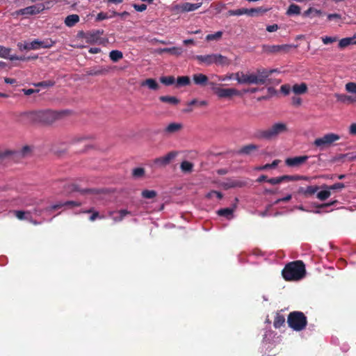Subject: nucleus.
<instances>
[{"label": "nucleus", "mask_w": 356, "mask_h": 356, "mask_svg": "<svg viewBox=\"0 0 356 356\" xmlns=\"http://www.w3.org/2000/svg\"><path fill=\"white\" fill-rule=\"evenodd\" d=\"M305 266L302 261H296L287 264L282 270V276L287 281H297L305 275Z\"/></svg>", "instance_id": "f257e3e1"}, {"label": "nucleus", "mask_w": 356, "mask_h": 356, "mask_svg": "<svg viewBox=\"0 0 356 356\" xmlns=\"http://www.w3.org/2000/svg\"><path fill=\"white\" fill-rule=\"evenodd\" d=\"M67 111H55L51 110L39 111L30 113L29 118L34 121L46 124H51L56 120L60 119Z\"/></svg>", "instance_id": "f03ea898"}, {"label": "nucleus", "mask_w": 356, "mask_h": 356, "mask_svg": "<svg viewBox=\"0 0 356 356\" xmlns=\"http://www.w3.org/2000/svg\"><path fill=\"white\" fill-rule=\"evenodd\" d=\"M287 131L288 127L286 123L277 122L265 130L258 131L256 134V137L260 139L271 140Z\"/></svg>", "instance_id": "7ed1b4c3"}, {"label": "nucleus", "mask_w": 356, "mask_h": 356, "mask_svg": "<svg viewBox=\"0 0 356 356\" xmlns=\"http://www.w3.org/2000/svg\"><path fill=\"white\" fill-rule=\"evenodd\" d=\"M287 323L293 330L301 331L307 324V317L301 312H293L289 314Z\"/></svg>", "instance_id": "20e7f679"}, {"label": "nucleus", "mask_w": 356, "mask_h": 356, "mask_svg": "<svg viewBox=\"0 0 356 356\" xmlns=\"http://www.w3.org/2000/svg\"><path fill=\"white\" fill-rule=\"evenodd\" d=\"M234 79L240 84L262 85L263 82L262 79H260L258 69L254 73L245 74L243 72L234 73Z\"/></svg>", "instance_id": "39448f33"}, {"label": "nucleus", "mask_w": 356, "mask_h": 356, "mask_svg": "<svg viewBox=\"0 0 356 356\" xmlns=\"http://www.w3.org/2000/svg\"><path fill=\"white\" fill-rule=\"evenodd\" d=\"M340 138L341 137L336 134H327L321 138H316L314 141V145L320 150H324L330 147L334 142L339 140Z\"/></svg>", "instance_id": "423d86ee"}, {"label": "nucleus", "mask_w": 356, "mask_h": 356, "mask_svg": "<svg viewBox=\"0 0 356 356\" xmlns=\"http://www.w3.org/2000/svg\"><path fill=\"white\" fill-rule=\"evenodd\" d=\"M45 6L43 3H38L36 5L28 6L26 8L20 9L16 11L17 15H36L44 10Z\"/></svg>", "instance_id": "0eeeda50"}, {"label": "nucleus", "mask_w": 356, "mask_h": 356, "mask_svg": "<svg viewBox=\"0 0 356 356\" xmlns=\"http://www.w3.org/2000/svg\"><path fill=\"white\" fill-rule=\"evenodd\" d=\"M177 152H170L163 156L155 159L153 161L154 165L156 167L166 166L177 156Z\"/></svg>", "instance_id": "6e6552de"}, {"label": "nucleus", "mask_w": 356, "mask_h": 356, "mask_svg": "<svg viewBox=\"0 0 356 356\" xmlns=\"http://www.w3.org/2000/svg\"><path fill=\"white\" fill-rule=\"evenodd\" d=\"M184 126L180 122H172L170 123L163 131L165 136H170L180 132Z\"/></svg>", "instance_id": "1a4fd4ad"}, {"label": "nucleus", "mask_w": 356, "mask_h": 356, "mask_svg": "<svg viewBox=\"0 0 356 356\" xmlns=\"http://www.w3.org/2000/svg\"><path fill=\"white\" fill-rule=\"evenodd\" d=\"M307 156H300L295 157L287 158L285 160V163L289 167H299L303 164L308 159Z\"/></svg>", "instance_id": "9d476101"}, {"label": "nucleus", "mask_w": 356, "mask_h": 356, "mask_svg": "<svg viewBox=\"0 0 356 356\" xmlns=\"http://www.w3.org/2000/svg\"><path fill=\"white\" fill-rule=\"evenodd\" d=\"M239 94L238 90L234 88H221L216 90V95L219 98H227L231 97L234 95H238Z\"/></svg>", "instance_id": "9b49d317"}, {"label": "nucleus", "mask_w": 356, "mask_h": 356, "mask_svg": "<svg viewBox=\"0 0 356 356\" xmlns=\"http://www.w3.org/2000/svg\"><path fill=\"white\" fill-rule=\"evenodd\" d=\"M31 152V147L30 146H24L22 148V149L19 152H13V151H10V150H6V151H4L1 154V156H8L10 155H13V154H17V155H19L21 156H27L28 155H29Z\"/></svg>", "instance_id": "f8f14e48"}, {"label": "nucleus", "mask_w": 356, "mask_h": 356, "mask_svg": "<svg viewBox=\"0 0 356 356\" xmlns=\"http://www.w3.org/2000/svg\"><path fill=\"white\" fill-rule=\"evenodd\" d=\"M290 48L289 45H266L264 46V51L267 53H277L282 51H287Z\"/></svg>", "instance_id": "ddd939ff"}, {"label": "nucleus", "mask_w": 356, "mask_h": 356, "mask_svg": "<svg viewBox=\"0 0 356 356\" xmlns=\"http://www.w3.org/2000/svg\"><path fill=\"white\" fill-rule=\"evenodd\" d=\"M259 73L260 76V79H262L263 82L261 83L262 85H264L267 83V81L268 80V77L274 72H277L278 70L277 69H266L264 67L258 68Z\"/></svg>", "instance_id": "4468645a"}, {"label": "nucleus", "mask_w": 356, "mask_h": 356, "mask_svg": "<svg viewBox=\"0 0 356 356\" xmlns=\"http://www.w3.org/2000/svg\"><path fill=\"white\" fill-rule=\"evenodd\" d=\"M214 54H211L207 55H197L194 58L200 63L211 65L214 64Z\"/></svg>", "instance_id": "2eb2a0df"}, {"label": "nucleus", "mask_w": 356, "mask_h": 356, "mask_svg": "<svg viewBox=\"0 0 356 356\" xmlns=\"http://www.w3.org/2000/svg\"><path fill=\"white\" fill-rule=\"evenodd\" d=\"M209 78L204 74L197 73L193 75L194 83L200 86H205L208 84Z\"/></svg>", "instance_id": "dca6fc26"}, {"label": "nucleus", "mask_w": 356, "mask_h": 356, "mask_svg": "<svg viewBox=\"0 0 356 356\" xmlns=\"http://www.w3.org/2000/svg\"><path fill=\"white\" fill-rule=\"evenodd\" d=\"M62 190L60 191L63 194H68L73 191H78V187L70 181H63L60 183Z\"/></svg>", "instance_id": "f3484780"}, {"label": "nucleus", "mask_w": 356, "mask_h": 356, "mask_svg": "<svg viewBox=\"0 0 356 356\" xmlns=\"http://www.w3.org/2000/svg\"><path fill=\"white\" fill-rule=\"evenodd\" d=\"M140 86L143 87L146 86L152 90H157L159 88V84L157 83V81L155 79L151 78L147 79L142 81Z\"/></svg>", "instance_id": "a211bd4d"}, {"label": "nucleus", "mask_w": 356, "mask_h": 356, "mask_svg": "<svg viewBox=\"0 0 356 356\" xmlns=\"http://www.w3.org/2000/svg\"><path fill=\"white\" fill-rule=\"evenodd\" d=\"M15 216L19 220H26L36 225L37 222L35 221L32 220L31 215L29 211H14Z\"/></svg>", "instance_id": "6ab92c4d"}, {"label": "nucleus", "mask_w": 356, "mask_h": 356, "mask_svg": "<svg viewBox=\"0 0 356 356\" xmlns=\"http://www.w3.org/2000/svg\"><path fill=\"white\" fill-rule=\"evenodd\" d=\"M202 6V3H184L181 4L179 8L184 12H191L198 9Z\"/></svg>", "instance_id": "aec40b11"}, {"label": "nucleus", "mask_w": 356, "mask_h": 356, "mask_svg": "<svg viewBox=\"0 0 356 356\" xmlns=\"http://www.w3.org/2000/svg\"><path fill=\"white\" fill-rule=\"evenodd\" d=\"M81 204V202L79 201H67L65 203H59L54 205L51 206L48 210H55L59 208H61L63 206H69V207H79Z\"/></svg>", "instance_id": "412c9836"}, {"label": "nucleus", "mask_w": 356, "mask_h": 356, "mask_svg": "<svg viewBox=\"0 0 356 356\" xmlns=\"http://www.w3.org/2000/svg\"><path fill=\"white\" fill-rule=\"evenodd\" d=\"M79 22V16L76 14H72L67 16L65 19V24L68 27L74 26Z\"/></svg>", "instance_id": "4be33fe9"}, {"label": "nucleus", "mask_w": 356, "mask_h": 356, "mask_svg": "<svg viewBox=\"0 0 356 356\" xmlns=\"http://www.w3.org/2000/svg\"><path fill=\"white\" fill-rule=\"evenodd\" d=\"M35 43V46L37 47V49H39L40 48L47 49L51 47L54 42L51 40V39H47L44 40H34Z\"/></svg>", "instance_id": "5701e85b"}, {"label": "nucleus", "mask_w": 356, "mask_h": 356, "mask_svg": "<svg viewBox=\"0 0 356 356\" xmlns=\"http://www.w3.org/2000/svg\"><path fill=\"white\" fill-rule=\"evenodd\" d=\"M214 64L218 65H228L230 63L229 60L226 57L219 54H214Z\"/></svg>", "instance_id": "b1692460"}, {"label": "nucleus", "mask_w": 356, "mask_h": 356, "mask_svg": "<svg viewBox=\"0 0 356 356\" xmlns=\"http://www.w3.org/2000/svg\"><path fill=\"white\" fill-rule=\"evenodd\" d=\"M291 90L296 95H302L307 91V86L305 83L300 84H295L293 86Z\"/></svg>", "instance_id": "393cba45"}, {"label": "nucleus", "mask_w": 356, "mask_h": 356, "mask_svg": "<svg viewBox=\"0 0 356 356\" xmlns=\"http://www.w3.org/2000/svg\"><path fill=\"white\" fill-rule=\"evenodd\" d=\"M259 147L254 144H249L248 145L243 146L239 150V154H250L253 151L258 149Z\"/></svg>", "instance_id": "a878e982"}, {"label": "nucleus", "mask_w": 356, "mask_h": 356, "mask_svg": "<svg viewBox=\"0 0 356 356\" xmlns=\"http://www.w3.org/2000/svg\"><path fill=\"white\" fill-rule=\"evenodd\" d=\"M253 9L248 10L245 8L236 9V10H229L227 12V15L229 16H240L244 14H250V13L254 12Z\"/></svg>", "instance_id": "bb28decb"}, {"label": "nucleus", "mask_w": 356, "mask_h": 356, "mask_svg": "<svg viewBox=\"0 0 356 356\" xmlns=\"http://www.w3.org/2000/svg\"><path fill=\"white\" fill-rule=\"evenodd\" d=\"M161 52L170 53L175 56H180L184 50L180 47H173L170 48H163L160 50Z\"/></svg>", "instance_id": "cd10ccee"}, {"label": "nucleus", "mask_w": 356, "mask_h": 356, "mask_svg": "<svg viewBox=\"0 0 356 356\" xmlns=\"http://www.w3.org/2000/svg\"><path fill=\"white\" fill-rule=\"evenodd\" d=\"M35 41H32L31 42H19L17 44V47L21 51L23 50H37V47L35 46Z\"/></svg>", "instance_id": "c85d7f7f"}, {"label": "nucleus", "mask_w": 356, "mask_h": 356, "mask_svg": "<svg viewBox=\"0 0 356 356\" xmlns=\"http://www.w3.org/2000/svg\"><path fill=\"white\" fill-rule=\"evenodd\" d=\"M334 97L337 99V101L345 103V102H355L356 99L353 98L351 96L346 95L345 94H339L336 93Z\"/></svg>", "instance_id": "c756f323"}, {"label": "nucleus", "mask_w": 356, "mask_h": 356, "mask_svg": "<svg viewBox=\"0 0 356 356\" xmlns=\"http://www.w3.org/2000/svg\"><path fill=\"white\" fill-rule=\"evenodd\" d=\"M286 15L291 16L294 15H300V7L296 4H291L286 13Z\"/></svg>", "instance_id": "7c9ffc66"}, {"label": "nucleus", "mask_w": 356, "mask_h": 356, "mask_svg": "<svg viewBox=\"0 0 356 356\" xmlns=\"http://www.w3.org/2000/svg\"><path fill=\"white\" fill-rule=\"evenodd\" d=\"M159 100L162 102L168 103L170 104L176 105L179 103V99L172 96H161Z\"/></svg>", "instance_id": "2f4dec72"}, {"label": "nucleus", "mask_w": 356, "mask_h": 356, "mask_svg": "<svg viewBox=\"0 0 356 356\" xmlns=\"http://www.w3.org/2000/svg\"><path fill=\"white\" fill-rule=\"evenodd\" d=\"M281 183L284 181H297L300 179H305L307 180L308 177H304V176H299V175H295V176H291V175H283L280 177Z\"/></svg>", "instance_id": "473e14b6"}, {"label": "nucleus", "mask_w": 356, "mask_h": 356, "mask_svg": "<svg viewBox=\"0 0 356 356\" xmlns=\"http://www.w3.org/2000/svg\"><path fill=\"white\" fill-rule=\"evenodd\" d=\"M180 168L184 173H190L193 171V164L188 161H184L181 163Z\"/></svg>", "instance_id": "72a5a7b5"}, {"label": "nucleus", "mask_w": 356, "mask_h": 356, "mask_svg": "<svg viewBox=\"0 0 356 356\" xmlns=\"http://www.w3.org/2000/svg\"><path fill=\"white\" fill-rule=\"evenodd\" d=\"M234 209L231 208H225L219 209L217 211V213L220 216H225L227 219H230L232 218Z\"/></svg>", "instance_id": "f704fd0d"}, {"label": "nucleus", "mask_w": 356, "mask_h": 356, "mask_svg": "<svg viewBox=\"0 0 356 356\" xmlns=\"http://www.w3.org/2000/svg\"><path fill=\"white\" fill-rule=\"evenodd\" d=\"M220 186H222L225 189H228L230 188H234L237 186H241V183L236 180H228L225 182H222Z\"/></svg>", "instance_id": "c9c22d12"}, {"label": "nucleus", "mask_w": 356, "mask_h": 356, "mask_svg": "<svg viewBox=\"0 0 356 356\" xmlns=\"http://www.w3.org/2000/svg\"><path fill=\"white\" fill-rule=\"evenodd\" d=\"M73 143L75 145L82 144L83 145V150H86V148L88 147L89 143L88 140V138L86 137H82V136H76L73 140Z\"/></svg>", "instance_id": "e433bc0d"}, {"label": "nucleus", "mask_w": 356, "mask_h": 356, "mask_svg": "<svg viewBox=\"0 0 356 356\" xmlns=\"http://www.w3.org/2000/svg\"><path fill=\"white\" fill-rule=\"evenodd\" d=\"M280 163V160H274L273 161L272 163L269 164V163H267L266 165H261V166H258V167H256L255 168V170H268L269 168H275L277 167V165H278V163Z\"/></svg>", "instance_id": "4c0bfd02"}, {"label": "nucleus", "mask_w": 356, "mask_h": 356, "mask_svg": "<svg viewBox=\"0 0 356 356\" xmlns=\"http://www.w3.org/2000/svg\"><path fill=\"white\" fill-rule=\"evenodd\" d=\"M330 195L331 191L327 188H325V190L319 191L317 193L316 197L318 200L324 201L327 200Z\"/></svg>", "instance_id": "58836bf2"}, {"label": "nucleus", "mask_w": 356, "mask_h": 356, "mask_svg": "<svg viewBox=\"0 0 356 356\" xmlns=\"http://www.w3.org/2000/svg\"><path fill=\"white\" fill-rule=\"evenodd\" d=\"M109 57L113 62H117L123 57V54L120 51L112 50L109 54Z\"/></svg>", "instance_id": "ea45409f"}, {"label": "nucleus", "mask_w": 356, "mask_h": 356, "mask_svg": "<svg viewBox=\"0 0 356 356\" xmlns=\"http://www.w3.org/2000/svg\"><path fill=\"white\" fill-rule=\"evenodd\" d=\"M284 317L282 315L277 314L274 320L273 325L275 328H280L281 326L284 325Z\"/></svg>", "instance_id": "a19ab883"}, {"label": "nucleus", "mask_w": 356, "mask_h": 356, "mask_svg": "<svg viewBox=\"0 0 356 356\" xmlns=\"http://www.w3.org/2000/svg\"><path fill=\"white\" fill-rule=\"evenodd\" d=\"M129 213L127 210H120L115 215L113 216L115 222L121 221Z\"/></svg>", "instance_id": "79ce46f5"}, {"label": "nucleus", "mask_w": 356, "mask_h": 356, "mask_svg": "<svg viewBox=\"0 0 356 356\" xmlns=\"http://www.w3.org/2000/svg\"><path fill=\"white\" fill-rule=\"evenodd\" d=\"M141 195L143 198L152 199L156 196V192L154 190H144Z\"/></svg>", "instance_id": "37998d69"}, {"label": "nucleus", "mask_w": 356, "mask_h": 356, "mask_svg": "<svg viewBox=\"0 0 356 356\" xmlns=\"http://www.w3.org/2000/svg\"><path fill=\"white\" fill-rule=\"evenodd\" d=\"M190 83V79L188 76H179L177 79V85L178 86H184Z\"/></svg>", "instance_id": "c03bdc74"}, {"label": "nucleus", "mask_w": 356, "mask_h": 356, "mask_svg": "<svg viewBox=\"0 0 356 356\" xmlns=\"http://www.w3.org/2000/svg\"><path fill=\"white\" fill-rule=\"evenodd\" d=\"M145 175V169L143 168H136L133 169L132 175L135 178H140Z\"/></svg>", "instance_id": "a18cd8bd"}, {"label": "nucleus", "mask_w": 356, "mask_h": 356, "mask_svg": "<svg viewBox=\"0 0 356 356\" xmlns=\"http://www.w3.org/2000/svg\"><path fill=\"white\" fill-rule=\"evenodd\" d=\"M160 81L162 83H163L166 86H170L175 83V79L172 76H162V77H161Z\"/></svg>", "instance_id": "49530a36"}, {"label": "nucleus", "mask_w": 356, "mask_h": 356, "mask_svg": "<svg viewBox=\"0 0 356 356\" xmlns=\"http://www.w3.org/2000/svg\"><path fill=\"white\" fill-rule=\"evenodd\" d=\"M323 188H327L331 190H341L345 188V185L343 183H336L332 186L324 185L322 186Z\"/></svg>", "instance_id": "de8ad7c7"}, {"label": "nucleus", "mask_w": 356, "mask_h": 356, "mask_svg": "<svg viewBox=\"0 0 356 356\" xmlns=\"http://www.w3.org/2000/svg\"><path fill=\"white\" fill-rule=\"evenodd\" d=\"M345 88L348 92L356 95V83L348 82L346 84Z\"/></svg>", "instance_id": "09e8293b"}, {"label": "nucleus", "mask_w": 356, "mask_h": 356, "mask_svg": "<svg viewBox=\"0 0 356 356\" xmlns=\"http://www.w3.org/2000/svg\"><path fill=\"white\" fill-rule=\"evenodd\" d=\"M353 40V39L352 38H343V39H341L339 41V47L341 49L345 48V47H348V45H350L352 43Z\"/></svg>", "instance_id": "8fccbe9b"}, {"label": "nucleus", "mask_w": 356, "mask_h": 356, "mask_svg": "<svg viewBox=\"0 0 356 356\" xmlns=\"http://www.w3.org/2000/svg\"><path fill=\"white\" fill-rule=\"evenodd\" d=\"M222 31H217L214 34H209V35H207V37H206V40H208V41L216 40L220 39L222 37Z\"/></svg>", "instance_id": "3c124183"}, {"label": "nucleus", "mask_w": 356, "mask_h": 356, "mask_svg": "<svg viewBox=\"0 0 356 356\" xmlns=\"http://www.w3.org/2000/svg\"><path fill=\"white\" fill-rule=\"evenodd\" d=\"M321 40L324 44H329L337 42L338 40V38L336 36H324L321 38Z\"/></svg>", "instance_id": "603ef678"}, {"label": "nucleus", "mask_w": 356, "mask_h": 356, "mask_svg": "<svg viewBox=\"0 0 356 356\" xmlns=\"http://www.w3.org/2000/svg\"><path fill=\"white\" fill-rule=\"evenodd\" d=\"M10 51V48L0 45V58H7Z\"/></svg>", "instance_id": "864d4df0"}, {"label": "nucleus", "mask_w": 356, "mask_h": 356, "mask_svg": "<svg viewBox=\"0 0 356 356\" xmlns=\"http://www.w3.org/2000/svg\"><path fill=\"white\" fill-rule=\"evenodd\" d=\"M318 188H319L317 186H307L305 188V195H313L318 191Z\"/></svg>", "instance_id": "5fc2aeb1"}, {"label": "nucleus", "mask_w": 356, "mask_h": 356, "mask_svg": "<svg viewBox=\"0 0 356 356\" xmlns=\"http://www.w3.org/2000/svg\"><path fill=\"white\" fill-rule=\"evenodd\" d=\"M214 76L216 77V79L220 81H225L234 78V74L232 73L225 76L215 75Z\"/></svg>", "instance_id": "6e6d98bb"}, {"label": "nucleus", "mask_w": 356, "mask_h": 356, "mask_svg": "<svg viewBox=\"0 0 356 356\" xmlns=\"http://www.w3.org/2000/svg\"><path fill=\"white\" fill-rule=\"evenodd\" d=\"M113 17V13L110 15H108V13H99L97 17H96V20L97 21H101V20H103V19H109V18H112Z\"/></svg>", "instance_id": "4d7b16f0"}, {"label": "nucleus", "mask_w": 356, "mask_h": 356, "mask_svg": "<svg viewBox=\"0 0 356 356\" xmlns=\"http://www.w3.org/2000/svg\"><path fill=\"white\" fill-rule=\"evenodd\" d=\"M134 8L136 11L138 12H143L147 9V5L142 3V4H134Z\"/></svg>", "instance_id": "13d9d810"}, {"label": "nucleus", "mask_w": 356, "mask_h": 356, "mask_svg": "<svg viewBox=\"0 0 356 356\" xmlns=\"http://www.w3.org/2000/svg\"><path fill=\"white\" fill-rule=\"evenodd\" d=\"M267 182H268L269 184H270L272 185L279 184L281 183L280 177H274V178L268 179L267 180Z\"/></svg>", "instance_id": "bf43d9fd"}, {"label": "nucleus", "mask_w": 356, "mask_h": 356, "mask_svg": "<svg viewBox=\"0 0 356 356\" xmlns=\"http://www.w3.org/2000/svg\"><path fill=\"white\" fill-rule=\"evenodd\" d=\"M90 220H95L97 218H104V216H100L99 213L97 211H92L91 209H90Z\"/></svg>", "instance_id": "052dcab7"}, {"label": "nucleus", "mask_w": 356, "mask_h": 356, "mask_svg": "<svg viewBox=\"0 0 356 356\" xmlns=\"http://www.w3.org/2000/svg\"><path fill=\"white\" fill-rule=\"evenodd\" d=\"M291 90V88L289 85H282L281 86V91L284 95H289L290 91Z\"/></svg>", "instance_id": "680f3d73"}, {"label": "nucleus", "mask_w": 356, "mask_h": 356, "mask_svg": "<svg viewBox=\"0 0 356 356\" xmlns=\"http://www.w3.org/2000/svg\"><path fill=\"white\" fill-rule=\"evenodd\" d=\"M112 13H113V17L115 16H120L122 18H126L127 17H128L129 15V13L127 11H124L122 13H117V12L113 11Z\"/></svg>", "instance_id": "e2e57ef3"}, {"label": "nucleus", "mask_w": 356, "mask_h": 356, "mask_svg": "<svg viewBox=\"0 0 356 356\" xmlns=\"http://www.w3.org/2000/svg\"><path fill=\"white\" fill-rule=\"evenodd\" d=\"M327 19L329 20L341 19V15L340 14H338V13L329 14V15H327Z\"/></svg>", "instance_id": "0e129e2a"}, {"label": "nucleus", "mask_w": 356, "mask_h": 356, "mask_svg": "<svg viewBox=\"0 0 356 356\" xmlns=\"http://www.w3.org/2000/svg\"><path fill=\"white\" fill-rule=\"evenodd\" d=\"M54 83L51 81L40 82L37 84L38 86L48 87L54 86Z\"/></svg>", "instance_id": "69168bd1"}, {"label": "nucleus", "mask_w": 356, "mask_h": 356, "mask_svg": "<svg viewBox=\"0 0 356 356\" xmlns=\"http://www.w3.org/2000/svg\"><path fill=\"white\" fill-rule=\"evenodd\" d=\"M349 134L353 136H356V123H353L349 127Z\"/></svg>", "instance_id": "338daca9"}, {"label": "nucleus", "mask_w": 356, "mask_h": 356, "mask_svg": "<svg viewBox=\"0 0 356 356\" xmlns=\"http://www.w3.org/2000/svg\"><path fill=\"white\" fill-rule=\"evenodd\" d=\"M278 25L277 24H273V25H269L266 27V30L268 32H275L276 31H277L278 29Z\"/></svg>", "instance_id": "774afa93"}]
</instances>
